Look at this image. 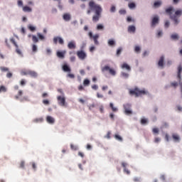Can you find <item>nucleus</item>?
Wrapping results in <instances>:
<instances>
[{"label": "nucleus", "mask_w": 182, "mask_h": 182, "mask_svg": "<svg viewBox=\"0 0 182 182\" xmlns=\"http://www.w3.org/2000/svg\"><path fill=\"white\" fill-rule=\"evenodd\" d=\"M89 6L90 9L95 11V15L92 16V21L95 23L99 22L100 16H102V6H100L99 4H96V3H95L93 1H90L89 2Z\"/></svg>", "instance_id": "obj_1"}, {"label": "nucleus", "mask_w": 182, "mask_h": 182, "mask_svg": "<svg viewBox=\"0 0 182 182\" xmlns=\"http://www.w3.org/2000/svg\"><path fill=\"white\" fill-rule=\"evenodd\" d=\"M173 12L174 8H173L172 6L166 9V14L169 16L170 19L173 21L175 25H178V18L180 16H181L182 11L177 10L176 11H175V14H173Z\"/></svg>", "instance_id": "obj_2"}, {"label": "nucleus", "mask_w": 182, "mask_h": 182, "mask_svg": "<svg viewBox=\"0 0 182 182\" xmlns=\"http://www.w3.org/2000/svg\"><path fill=\"white\" fill-rule=\"evenodd\" d=\"M129 94L132 96H135V97H139V96L147 95V91H146V90H140L137 87H135L134 90H129Z\"/></svg>", "instance_id": "obj_3"}, {"label": "nucleus", "mask_w": 182, "mask_h": 182, "mask_svg": "<svg viewBox=\"0 0 182 182\" xmlns=\"http://www.w3.org/2000/svg\"><path fill=\"white\" fill-rule=\"evenodd\" d=\"M124 109V113L127 116H130V114H133V111H132V105L130 104H124L123 105Z\"/></svg>", "instance_id": "obj_4"}, {"label": "nucleus", "mask_w": 182, "mask_h": 182, "mask_svg": "<svg viewBox=\"0 0 182 182\" xmlns=\"http://www.w3.org/2000/svg\"><path fill=\"white\" fill-rule=\"evenodd\" d=\"M102 72H107L109 71V75H112V76H115L116 75V70L113 68H110L108 65H105L102 68Z\"/></svg>", "instance_id": "obj_5"}, {"label": "nucleus", "mask_w": 182, "mask_h": 182, "mask_svg": "<svg viewBox=\"0 0 182 182\" xmlns=\"http://www.w3.org/2000/svg\"><path fill=\"white\" fill-rule=\"evenodd\" d=\"M77 56L80 59V60H85L86 59L87 55H86V53L83 50H78L77 51Z\"/></svg>", "instance_id": "obj_6"}, {"label": "nucleus", "mask_w": 182, "mask_h": 182, "mask_svg": "<svg viewBox=\"0 0 182 182\" xmlns=\"http://www.w3.org/2000/svg\"><path fill=\"white\" fill-rule=\"evenodd\" d=\"M57 100L60 106H66V98H65V97L58 96Z\"/></svg>", "instance_id": "obj_7"}, {"label": "nucleus", "mask_w": 182, "mask_h": 182, "mask_svg": "<svg viewBox=\"0 0 182 182\" xmlns=\"http://www.w3.org/2000/svg\"><path fill=\"white\" fill-rule=\"evenodd\" d=\"M58 43H60V45H63V43H65V42L63 41V38L59 37V36H56L53 38V43H55V45H57Z\"/></svg>", "instance_id": "obj_8"}, {"label": "nucleus", "mask_w": 182, "mask_h": 182, "mask_svg": "<svg viewBox=\"0 0 182 182\" xmlns=\"http://www.w3.org/2000/svg\"><path fill=\"white\" fill-rule=\"evenodd\" d=\"M181 72H182V66L181 65H179L178 66V75H177V77L178 79L179 83L180 82H181Z\"/></svg>", "instance_id": "obj_9"}, {"label": "nucleus", "mask_w": 182, "mask_h": 182, "mask_svg": "<svg viewBox=\"0 0 182 182\" xmlns=\"http://www.w3.org/2000/svg\"><path fill=\"white\" fill-rule=\"evenodd\" d=\"M172 139L173 141H175V143H178L180 142V140H181L180 135L175 133L172 134Z\"/></svg>", "instance_id": "obj_10"}, {"label": "nucleus", "mask_w": 182, "mask_h": 182, "mask_svg": "<svg viewBox=\"0 0 182 182\" xmlns=\"http://www.w3.org/2000/svg\"><path fill=\"white\" fill-rule=\"evenodd\" d=\"M158 66L163 69L164 68V56H161L159 62H158Z\"/></svg>", "instance_id": "obj_11"}, {"label": "nucleus", "mask_w": 182, "mask_h": 182, "mask_svg": "<svg viewBox=\"0 0 182 182\" xmlns=\"http://www.w3.org/2000/svg\"><path fill=\"white\" fill-rule=\"evenodd\" d=\"M63 19L65 21V22H69L70 19H72V16H70V14L69 13H65L63 16Z\"/></svg>", "instance_id": "obj_12"}, {"label": "nucleus", "mask_w": 182, "mask_h": 182, "mask_svg": "<svg viewBox=\"0 0 182 182\" xmlns=\"http://www.w3.org/2000/svg\"><path fill=\"white\" fill-rule=\"evenodd\" d=\"M68 49H76V43L75 41H70L68 44Z\"/></svg>", "instance_id": "obj_13"}, {"label": "nucleus", "mask_w": 182, "mask_h": 182, "mask_svg": "<svg viewBox=\"0 0 182 182\" xmlns=\"http://www.w3.org/2000/svg\"><path fill=\"white\" fill-rule=\"evenodd\" d=\"M159 23V17L154 16L152 19L151 26H156Z\"/></svg>", "instance_id": "obj_14"}, {"label": "nucleus", "mask_w": 182, "mask_h": 182, "mask_svg": "<svg viewBox=\"0 0 182 182\" xmlns=\"http://www.w3.org/2000/svg\"><path fill=\"white\" fill-rule=\"evenodd\" d=\"M66 53V51H57V56L58 58H60V59H63L65 58V55Z\"/></svg>", "instance_id": "obj_15"}, {"label": "nucleus", "mask_w": 182, "mask_h": 182, "mask_svg": "<svg viewBox=\"0 0 182 182\" xmlns=\"http://www.w3.org/2000/svg\"><path fill=\"white\" fill-rule=\"evenodd\" d=\"M62 68L63 72H68V73H70V72H72L70 67H69V65L66 64L63 65Z\"/></svg>", "instance_id": "obj_16"}, {"label": "nucleus", "mask_w": 182, "mask_h": 182, "mask_svg": "<svg viewBox=\"0 0 182 182\" xmlns=\"http://www.w3.org/2000/svg\"><path fill=\"white\" fill-rule=\"evenodd\" d=\"M122 166L124 168V173H126L127 174H130V171H129V169L126 168L127 167V164L126 162H122Z\"/></svg>", "instance_id": "obj_17"}, {"label": "nucleus", "mask_w": 182, "mask_h": 182, "mask_svg": "<svg viewBox=\"0 0 182 182\" xmlns=\"http://www.w3.org/2000/svg\"><path fill=\"white\" fill-rule=\"evenodd\" d=\"M122 69H126L127 70H128V72H130V70H132V68H130V65H129L127 63H124L122 66H121Z\"/></svg>", "instance_id": "obj_18"}, {"label": "nucleus", "mask_w": 182, "mask_h": 182, "mask_svg": "<svg viewBox=\"0 0 182 182\" xmlns=\"http://www.w3.org/2000/svg\"><path fill=\"white\" fill-rule=\"evenodd\" d=\"M28 75L31 76V77L36 78V77H38V73L29 70Z\"/></svg>", "instance_id": "obj_19"}, {"label": "nucleus", "mask_w": 182, "mask_h": 182, "mask_svg": "<svg viewBox=\"0 0 182 182\" xmlns=\"http://www.w3.org/2000/svg\"><path fill=\"white\" fill-rule=\"evenodd\" d=\"M47 122L49 123L50 124H53L55 123V119L50 116H48L46 117Z\"/></svg>", "instance_id": "obj_20"}, {"label": "nucleus", "mask_w": 182, "mask_h": 182, "mask_svg": "<svg viewBox=\"0 0 182 182\" xmlns=\"http://www.w3.org/2000/svg\"><path fill=\"white\" fill-rule=\"evenodd\" d=\"M128 32L134 33L136 32V27L134 26H129L128 27Z\"/></svg>", "instance_id": "obj_21"}, {"label": "nucleus", "mask_w": 182, "mask_h": 182, "mask_svg": "<svg viewBox=\"0 0 182 182\" xmlns=\"http://www.w3.org/2000/svg\"><path fill=\"white\" fill-rule=\"evenodd\" d=\"M93 41H94V43H95V45H99V41H97V39H99V34H95L94 36H93Z\"/></svg>", "instance_id": "obj_22"}, {"label": "nucleus", "mask_w": 182, "mask_h": 182, "mask_svg": "<svg viewBox=\"0 0 182 182\" xmlns=\"http://www.w3.org/2000/svg\"><path fill=\"white\" fill-rule=\"evenodd\" d=\"M108 45H109V46H115L116 41H114V40H113V39H109L108 41Z\"/></svg>", "instance_id": "obj_23"}, {"label": "nucleus", "mask_w": 182, "mask_h": 182, "mask_svg": "<svg viewBox=\"0 0 182 182\" xmlns=\"http://www.w3.org/2000/svg\"><path fill=\"white\" fill-rule=\"evenodd\" d=\"M23 12H32V9L28 6H26L23 7Z\"/></svg>", "instance_id": "obj_24"}, {"label": "nucleus", "mask_w": 182, "mask_h": 182, "mask_svg": "<svg viewBox=\"0 0 182 182\" xmlns=\"http://www.w3.org/2000/svg\"><path fill=\"white\" fill-rule=\"evenodd\" d=\"M109 107L112 109V112H114L119 110L116 107H114V105L112 102L109 104Z\"/></svg>", "instance_id": "obj_25"}, {"label": "nucleus", "mask_w": 182, "mask_h": 182, "mask_svg": "<svg viewBox=\"0 0 182 182\" xmlns=\"http://www.w3.org/2000/svg\"><path fill=\"white\" fill-rule=\"evenodd\" d=\"M34 123H42V122H43V118L41 117V118H36L33 119V121Z\"/></svg>", "instance_id": "obj_26"}, {"label": "nucleus", "mask_w": 182, "mask_h": 182, "mask_svg": "<svg viewBox=\"0 0 182 182\" xmlns=\"http://www.w3.org/2000/svg\"><path fill=\"white\" fill-rule=\"evenodd\" d=\"M161 6V2L160 1H155L154 3V8H159Z\"/></svg>", "instance_id": "obj_27"}, {"label": "nucleus", "mask_w": 182, "mask_h": 182, "mask_svg": "<svg viewBox=\"0 0 182 182\" xmlns=\"http://www.w3.org/2000/svg\"><path fill=\"white\" fill-rule=\"evenodd\" d=\"M171 38L173 39V41H178V34L174 33L171 36Z\"/></svg>", "instance_id": "obj_28"}, {"label": "nucleus", "mask_w": 182, "mask_h": 182, "mask_svg": "<svg viewBox=\"0 0 182 182\" xmlns=\"http://www.w3.org/2000/svg\"><path fill=\"white\" fill-rule=\"evenodd\" d=\"M128 6H129V9H134V8H136V4L132 2V3H129L128 4Z\"/></svg>", "instance_id": "obj_29"}, {"label": "nucleus", "mask_w": 182, "mask_h": 182, "mask_svg": "<svg viewBox=\"0 0 182 182\" xmlns=\"http://www.w3.org/2000/svg\"><path fill=\"white\" fill-rule=\"evenodd\" d=\"M32 41L33 43H38V42H39V39L38 37H36V36H32Z\"/></svg>", "instance_id": "obj_30"}, {"label": "nucleus", "mask_w": 182, "mask_h": 182, "mask_svg": "<svg viewBox=\"0 0 182 182\" xmlns=\"http://www.w3.org/2000/svg\"><path fill=\"white\" fill-rule=\"evenodd\" d=\"M22 95H23V92L22 90H19L18 92V95L15 96V99H16V100H18V99H19L20 96H22Z\"/></svg>", "instance_id": "obj_31"}, {"label": "nucleus", "mask_w": 182, "mask_h": 182, "mask_svg": "<svg viewBox=\"0 0 182 182\" xmlns=\"http://www.w3.org/2000/svg\"><path fill=\"white\" fill-rule=\"evenodd\" d=\"M32 52H33V53H36V52H38V47L35 44L32 45Z\"/></svg>", "instance_id": "obj_32"}, {"label": "nucleus", "mask_w": 182, "mask_h": 182, "mask_svg": "<svg viewBox=\"0 0 182 182\" xmlns=\"http://www.w3.org/2000/svg\"><path fill=\"white\" fill-rule=\"evenodd\" d=\"M114 137H115L116 140H118L119 141H123V138H122V136H120V135L115 134Z\"/></svg>", "instance_id": "obj_33"}, {"label": "nucleus", "mask_w": 182, "mask_h": 182, "mask_svg": "<svg viewBox=\"0 0 182 182\" xmlns=\"http://www.w3.org/2000/svg\"><path fill=\"white\" fill-rule=\"evenodd\" d=\"M84 86H89L90 85V80L85 79L83 82Z\"/></svg>", "instance_id": "obj_34"}, {"label": "nucleus", "mask_w": 182, "mask_h": 182, "mask_svg": "<svg viewBox=\"0 0 182 182\" xmlns=\"http://www.w3.org/2000/svg\"><path fill=\"white\" fill-rule=\"evenodd\" d=\"M2 92H6V87L4 85L0 86V93H2Z\"/></svg>", "instance_id": "obj_35"}, {"label": "nucleus", "mask_w": 182, "mask_h": 182, "mask_svg": "<svg viewBox=\"0 0 182 182\" xmlns=\"http://www.w3.org/2000/svg\"><path fill=\"white\" fill-rule=\"evenodd\" d=\"M37 36L39 38L41 41H43L45 39V36L40 33H37Z\"/></svg>", "instance_id": "obj_36"}, {"label": "nucleus", "mask_w": 182, "mask_h": 182, "mask_svg": "<svg viewBox=\"0 0 182 182\" xmlns=\"http://www.w3.org/2000/svg\"><path fill=\"white\" fill-rule=\"evenodd\" d=\"M148 121L147 119L143 118L141 119V124H147Z\"/></svg>", "instance_id": "obj_37"}, {"label": "nucleus", "mask_w": 182, "mask_h": 182, "mask_svg": "<svg viewBox=\"0 0 182 182\" xmlns=\"http://www.w3.org/2000/svg\"><path fill=\"white\" fill-rule=\"evenodd\" d=\"M0 70L1 72H8L9 70V68L6 67H0Z\"/></svg>", "instance_id": "obj_38"}, {"label": "nucleus", "mask_w": 182, "mask_h": 182, "mask_svg": "<svg viewBox=\"0 0 182 182\" xmlns=\"http://www.w3.org/2000/svg\"><path fill=\"white\" fill-rule=\"evenodd\" d=\"M171 87H177V86H178V82H173L171 83Z\"/></svg>", "instance_id": "obj_39"}, {"label": "nucleus", "mask_w": 182, "mask_h": 182, "mask_svg": "<svg viewBox=\"0 0 182 182\" xmlns=\"http://www.w3.org/2000/svg\"><path fill=\"white\" fill-rule=\"evenodd\" d=\"M122 50H123V48H119L117 50V56H119L120 55V53H122Z\"/></svg>", "instance_id": "obj_40"}, {"label": "nucleus", "mask_w": 182, "mask_h": 182, "mask_svg": "<svg viewBox=\"0 0 182 182\" xmlns=\"http://www.w3.org/2000/svg\"><path fill=\"white\" fill-rule=\"evenodd\" d=\"M152 132H153L154 134H159V128H154L152 129Z\"/></svg>", "instance_id": "obj_41"}, {"label": "nucleus", "mask_w": 182, "mask_h": 182, "mask_svg": "<svg viewBox=\"0 0 182 182\" xmlns=\"http://www.w3.org/2000/svg\"><path fill=\"white\" fill-rule=\"evenodd\" d=\"M11 43H13V45H14V46H15L16 48H18V44L16 43V41H15V39L11 38Z\"/></svg>", "instance_id": "obj_42"}, {"label": "nucleus", "mask_w": 182, "mask_h": 182, "mask_svg": "<svg viewBox=\"0 0 182 182\" xmlns=\"http://www.w3.org/2000/svg\"><path fill=\"white\" fill-rule=\"evenodd\" d=\"M121 75L123 77H125V79H127V77H129V74L127 73H122Z\"/></svg>", "instance_id": "obj_43"}, {"label": "nucleus", "mask_w": 182, "mask_h": 182, "mask_svg": "<svg viewBox=\"0 0 182 182\" xmlns=\"http://www.w3.org/2000/svg\"><path fill=\"white\" fill-rule=\"evenodd\" d=\"M16 52L18 55H21L22 54V52L20 50L19 47L18 46H17V47H16Z\"/></svg>", "instance_id": "obj_44"}, {"label": "nucleus", "mask_w": 182, "mask_h": 182, "mask_svg": "<svg viewBox=\"0 0 182 182\" xmlns=\"http://www.w3.org/2000/svg\"><path fill=\"white\" fill-rule=\"evenodd\" d=\"M28 29L31 31V32H33L34 31H36V28L33 26H29Z\"/></svg>", "instance_id": "obj_45"}, {"label": "nucleus", "mask_w": 182, "mask_h": 182, "mask_svg": "<svg viewBox=\"0 0 182 182\" xmlns=\"http://www.w3.org/2000/svg\"><path fill=\"white\" fill-rule=\"evenodd\" d=\"M29 100L28 99V97H24L21 99H20V102H28Z\"/></svg>", "instance_id": "obj_46"}, {"label": "nucleus", "mask_w": 182, "mask_h": 182, "mask_svg": "<svg viewBox=\"0 0 182 182\" xmlns=\"http://www.w3.org/2000/svg\"><path fill=\"white\" fill-rule=\"evenodd\" d=\"M161 139L160 137H155L154 139V143H160Z\"/></svg>", "instance_id": "obj_47"}, {"label": "nucleus", "mask_w": 182, "mask_h": 182, "mask_svg": "<svg viewBox=\"0 0 182 182\" xmlns=\"http://www.w3.org/2000/svg\"><path fill=\"white\" fill-rule=\"evenodd\" d=\"M70 148H71V150H75V151L77 150V146H76L72 144H70Z\"/></svg>", "instance_id": "obj_48"}, {"label": "nucleus", "mask_w": 182, "mask_h": 182, "mask_svg": "<svg viewBox=\"0 0 182 182\" xmlns=\"http://www.w3.org/2000/svg\"><path fill=\"white\" fill-rule=\"evenodd\" d=\"M92 89L93 90H97L99 89V86H97V85H92Z\"/></svg>", "instance_id": "obj_49"}, {"label": "nucleus", "mask_w": 182, "mask_h": 182, "mask_svg": "<svg viewBox=\"0 0 182 182\" xmlns=\"http://www.w3.org/2000/svg\"><path fill=\"white\" fill-rule=\"evenodd\" d=\"M119 12L120 15H126V10H124V9L119 10Z\"/></svg>", "instance_id": "obj_50"}, {"label": "nucleus", "mask_w": 182, "mask_h": 182, "mask_svg": "<svg viewBox=\"0 0 182 182\" xmlns=\"http://www.w3.org/2000/svg\"><path fill=\"white\" fill-rule=\"evenodd\" d=\"M165 28H168L170 26V21H166L164 24Z\"/></svg>", "instance_id": "obj_51"}, {"label": "nucleus", "mask_w": 182, "mask_h": 182, "mask_svg": "<svg viewBox=\"0 0 182 182\" xmlns=\"http://www.w3.org/2000/svg\"><path fill=\"white\" fill-rule=\"evenodd\" d=\"M100 113H104L105 107H103V105L100 106Z\"/></svg>", "instance_id": "obj_52"}, {"label": "nucleus", "mask_w": 182, "mask_h": 182, "mask_svg": "<svg viewBox=\"0 0 182 182\" xmlns=\"http://www.w3.org/2000/svg\"><path fill=\"white\" fill-rule=\"evenodd\" d=\"M103 28H104V26H103V25H102V24H99V25H97V29L98 31H100V29H103Z\"/></svg>", "instance_id": "obj_53"}, {"label": "nucleus", "mask_w": 182, "mask_h": 182, "mask_svg": "<svg viewBox=\"0 0 182 182\" xmlns=\"http://www.w3.org/2000/svg\"><path fill=\"white\" fill-rule=\"evenodd\" d=\"M97 97L98 99H103V95H102V94L97 92Z\"/></svg>", "instance_id": "obj_54"}, {"label": "nucleus", "mask_w": 182, "mask_h": 182, "mask_svg": "<svg viewBox=\"0 0 182 182\" xmlns=\"http://www.w3.org/2000/svg\"><path fill=\"white\" fill-rule=\"evenodd\" d=\"M20 167H21V168H25V161H22L21 162Z\"/></svg>", "instance_id": "obj_55"}, {"label": "nucleus", "mask_w": 182, "mask_h": 182, "mask_svg": "<svg viewBox=\"0 0 182 182\" xmlns=\"http://www.w3.org/2000/svg\"><path fill=\"white\" fill-rule=\"evenodd\" d=\"M110 12H116V6H112L110 9Z\"/></svg>", "instance_id": "obj_56"}, {"label": "nucleus", "mask_w": 182, "mask_h": 182, "mask_svg": "<svg viewBox=\"0 0 182 182\" xmlns=\"http://www.w3.org/2000/svg\"><path fill=\"white\" fill-rule=\"evenodd\" d=\"M68 77H70V79H75V75L73 74H68Z\"/></svg>", "instance_id": "obj_57"}, {"label": "nucleus", "mask_w": 182, "mask_h": 182, "mask_svg": "<svg viewBox=\"0 0 182 182\" xmlns=\"http://www.w3.org/2000/svg\"><path fill=\"white\" fill-rule=\"evenodd\" d=\"M43 105H49V100H43Z\"/></svg>", "instance_id": "obj_58"}, {"label": "nucleus", "mask_w": 182, "mask_h": 182, "mask_svg": "<svg viewBox=\"0 0 182 182\" xmlns=\"http://www.w3.org/2000/svg\"><path fill=\"white\" fill-rule=\"evenodd\" d=\"M70 62H75L76 60V57L75 56H71L70 58Z\"/></svg>", "instance_id": "obj_59"}, {"label": "nucleus", "mask_w": 182, "mask_h": 182, "mask_svg": "<svg viewBox=\"0 0 182 182\" xmlns=\"http://www.w3.org/2000/svg\"><path fill=\"white\" fill-rule=\"evenodd\" d=\"M165 140H166V141H170V138L168 136V134H166Z\"/></svg>", "instance_id": "obj_60"}, {"label": "nucleus", "mask_w": 182, "mask_h": 182, "mask_svg": "<svg viewBox=\"0 0 182 182\" xmlns=\"http://www.w3.org/2000/svg\"><path fill=\"white\" fill-rule=\"evenodd\" d=\"M23 5V2H22L21 0L18 1V6H22Z\"/></svg>", "instance_id": "obj_61"}, {"label": "nucleus", "mask_w": 182, "mask_h": 182, "mask_svg": "<svg viewBox=\"0 0 182 182\" xmlns=\"http://www.w3.org/2000/svg\"><path fill=\"white\" fill-rule=\"evenodd\" d=\"M133 181L134 182H140V178L135 177V178H134Z\"/></svg>", "instance_id": "obj_62"}, {"label": "nucleus", "mask_w": 182, "mask_h": 182, "mask_svg": "<svg viewBox=\"0 0 182 182\" xmlns=\"http://www.w3.org/2000/svg\"><path fill=\"white\" fill-rule=\"evenodd\" d=\"M6 77H9V79H11V77H12V73H8L6 74Z\"/></svg>", "instance_id": "obj_63"}, {"label": "nucleus", "mask_w": 182, "mask_h": 182, "mask_svg": "<svg viewBox=\"0 0 182 182\" xmlns=\"http://www.w3.org/2000/svg\"><path fill=\"white\" fill-rule=\"evenodd\" d=\"M134 50H135V52H140V47H139V46H136L135 47Z\"/></svg>", "instance_id": "obj_64"}]
</instances>
